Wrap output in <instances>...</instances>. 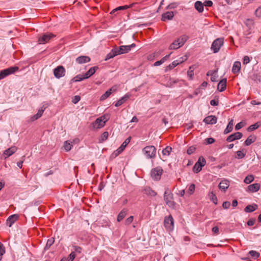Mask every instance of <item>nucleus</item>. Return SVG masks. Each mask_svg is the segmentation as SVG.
Here are the masks:
<instances>
[{
    "instance_id": "1",
    "label": "nucleus",
    "mask_w": 261,
    "mask_h": 261,
    "mask_svg": "<svg viewBox=\"0 0 261 261\" xmlns=\"http://www.w3.org/2000/svg\"><path fill=\"white\" fill-rule=\"evenodd\" d=\"M189 39L186 35H183L174 41L169 46V49H177L183 46L185 43Z\"/></svg>"
},
{
    "instance_id": "2",
    "label": "nucleus",
    "mask_w": 261,
    "mask_h": 261,
    "mask_svg": "<svg viewBox=\"0 0 261 261\" xmlns=\"http://www.w3.org/2000/svg\"><path fill=\"white\" fill-rule=\"evenodd\" d=\"M142 152L147 159H153L156 155V148L154 146H147L142 149Z\"/></svg>"
},
{
    "instance_id": "3",
    "label": "nucleus",
    "mask_w": 261,
    "mask_h": 261,
    "mask_svg": "<svg viewBox=\"0 0 261 261\" xmlns=\"http://www.w3.org/2000/svg\"><path fill=\"white\" fill-rule=\"evenodd\" d=\"M223 44L224 38H218L213 41L211 48L212 50L213 51L214 53H217L220 50L221 47L223 45Z\"/></svg>"
},
{
    "instance_id": "4",
    "label": "nucleus",
    "mask_w": 261,
    "mask_h": 261,
    "mask_svg": "<svg viewBox=\"0 0 261 261\" xmlns=\"http://www.w3.org/2000/svg\"><path fill=\"white\" fill-rule=\"evenodd\" d=\"M164 199L165 203L169 207L173 208L175 206V202L173 200V194L169 190L165 191L164 195Z\"/></svg>"
},
{
    "instance_id": "5",
    "label": "nucleus",
    "mask_w": 261,
    "mask_h": 261,
    "mask_svg": "<svg viewBox=\"0 0 261 261\" xmlns=\"http://www.w3.org/2000/svg\"><path fill=\"white\" fill-rule=\"evenodd\" d=\"M18 69L19 68L18 66H12L1 70L0 71V80L4 79L9 75L14 73L16 71H18Z\"/></svg>"
},
{
    "instance_id": "6",
    "label": "nucleus",
    "mask_w": 261,
    "mask_h": 261,
    "mask_svg": "<svg viewBox=\"0 0 261 261\" xmlns=\"http://www.w3.org/2000/svg\"><path fill=\"white\" fill-rule=\"evenodd\" d=\"M205 160L202 156L199 157L198 161L195 163L193 168V172L196 173L199 172L201 170L202 168L205 165Z\"/></svg>"
},
{
    "instance_id": "7",
    "label": "nucleus",
    "mask_w": 261,
    "mask_h": 261,
    "mask_svg": "<svg viewBox=\"0 0 261 261\" xmlns=\"http://www.w3.org/2000/svg\"><path fill=\"white\" fill-rule=\"evenodd\" d=\"M107 121V119L105 116H101L97 118L93 123V127L94 128H100L103 127Z\"/></svg>"
},
{
    "instance_id": "8",
    "label": "nucleus",
    "mask_w": 261,
    "mask_h": 261,
    "mask_svg": "<svg viewBox=\"0 0 261 261\" xmlns=\"http://www.w3.org/2000/svg\"><path fill=\"white\" fill-rule=\"evenodd\" d=\"M136 46V44L132 43L129 45H121L119 47H116L117 49V51L118 52V55H121L125 53H128L132 48H134Z\"/></svg>"
},
{
    "instance_id": "9",
    "label": "nucleus",
    "mask_w": 261,
    "mask_h": 261,
    "mask_svg": "<svg viewBox=\"0 0 261 261\" xmlns=\"http://www.w3.org/2000/svg\"><path fill=\"white\" fill-rule=\"evenodd\" d=\"M130 137L127 138L122 143V144L112 153L111 157L115 158L118 156L123 150L125 147L128 144V143L130 142Z\"/></svg>"
},
{
    "instance_id": "10",
    "label": "nucleus",
    "mask_w": 261,
    "mask_h": 261,
    "mask_svg": "<svg viewBox=\"0 0 261 261\" xmlns=\"http://www.w3.org/2000/svg\"><path fill=\"white\" fill-rule=\"evenodd\" d=\"M65 72V69L63 66H59L54 70V75L57 79L64 76Z\"/></svg>"
},
{
    "instance_id": "11",
    "label": "nucleus",
    "mask_w": 261,
    "mask_h": 261,
    "mask_svg": "<svg viewBox=\"0 0 261 261\" xmlns=\"http://www.w3.org/2000/svg\"><path fill=\"white\" fill-rule=\"evenodd\" d=\"M55 36V35L52 33L44 34L39 38L38 42L39 44H45Z\"/></svg>"
},
{
    "instance_id": "12",
    "label": "nucleus",
    "mask_w": 261,
    "mask_h": 261,
    "mask_svg": "<svg viewBox=\"0 0 261 261\" xmlns=\"http://www.w3.org/2000/svg\"><path fill=\"white\" fill-rule=\"evenodd\" d=\"M163 170L160 168L157 167L151 170V176L152 178L156 180H159L162 173Z\"/></svg>"
},
{
    "instance_id": "13",
    "label": "nucleus",
    "mask_w": 261,
    "mask_h": 261,
    "mask_svg": "<svg viewBox=\"0 0 261 261\" xmlns=\"http://www.w3.org/2000/svg\"><path fill=\"white\" fill-rule=\"evenodd\" d=\"M117 86L114 85L112 86L111 88L108 89L107 91L105 92L104 94H103L100 98V100L101 101L104 100L106 99L108 97L110 96L112 93L115 92L117 90Z\"/></svg>"
},
{
    "instance_id": "14",
    "label": "nucleus",
    "mask_w": 261,
    "mask_h": 261,
    "mask_svg": "<svg viewBox=\"0 0 261 261\" xmlns=\"http://www.w3.org/2000/svg\"><path fill=\"white\" fill-rule=\"evenodd\" d=\"M243 136V134L240 132H236L229 135L226 139V141L228 142L233 141L236 140L241 139Z\"/></svg>"
},
{
    "instance_id": "15",
    "label": "nucleus",
    "mask_w": 261,
    "mask_h": 261,
    "mask_svg": "<svg viewBox=\"0 0 261 261\" xmlns=\"http://www.w3.org/2000/svg\"><path fill=\"white\" fill-rule=\"evenodd\" d=\"M181 59L180 60H175L172 62L170 64H169L165 69V71L167 72L168 70H170L172 69H173L174 67H175L176 66H177L180 63H182L184 60H186L187 58H185V59H183L182 58H181Z\"/></svg>"
},
{
    "instance_id": "16",
    "label": "nucleus",
    "mask_w": 261,
    "mask_h": 261,
    "mask_svg": "<svg viewBox=\"0 0 261 261\" xmlns=\"http://www.w3.org/2000/svg\"><path fill=\"white\" fill-rule=\"evenodd\" d=\"M217 118L214 115L208 116L203 119V122L207 124H214L217 123Z\"/></svg>"
},
{
    "instance_id": "17",
    "label": "nucleus",
    "mask_w": 261,
    "mask_h": 261,
    "mask_svg": "<svg viewBox=\"0 0 261 261\" xmlns=\"http://www.w3.org/2000/svg\"><path fill=\"white\" fill-rule=\"evenodd\" d=\"M174 220L171 216L165 218L164 220V226L166 228H172L173 227Z\"/></svg>"
},
{
    "instance_id": "18",
    "label": "nucleus",
    "mask_w": 261,
    "mask_h": 261,
    "mask_svg": "<svg viewBox=\"0 0 261 261\" xmlns=\"http://www.w3.org/2000/svg\"><path fill=\"white\" fill-rule=\"evenodd\" d=\"M19 218V216L17 214H14L10 216L7 220L6 224L7 226L10 227L12 224L16 221Z\"/></svg>"
},
{
    "instance_id": "19",
    "label": "nucleus",
    "mask_w": 261,
    "mask_h": 261,
    "mask_svg": "<svg viewBox=\"0 0 261 261\" xmlns=\"http://www.w3.org/2000/svg\"><path fill=\"white\" fill-rule=\"evenodd\" d=\"M174 16L173 12L172 11L164 13L162 15V20L166 21L167 20H172Z\"/></svg>"
},
{
    "instance_id": "20",
    "label": "nucleus",
    "mask_w": 261,
    "mask_h": 261,
    "mask_svg": "<svg viewBox=\"0 0 261 261\" xmlns=\"http://www.w3.org/2000/svg\"><path fill=\"white\" fill-rule=\"evenodd\" d=\"M137 3H132L130 5H125V6H119V7L114 9V10H113L111 11V14H115V12H117L119 10H126V9H127L128 8H132V7H133V6H134Z\"/></svg>"
},
{
    "instance_id": "21",
    "label": "nucleus",
    "mask_w": 261,
    "mask_h": 261,
    "mask_svg": "<svg viewBox=\"0 0 261 261\" xmlns=\"http://www.w3.org/2000/svg\"><path fill=\"white\" fill-rule=\"evenodd\" d=\"M226 79H223L221 80L218 84L217 89L220 92H223L226 89Z\"/></svg>"
},
{
    "instance_id": "22",
    "label": "nucleus",
    "mask_w": 261,
    "mask_h": 261,
    "mask_svg": "<svg viewBox=\"0 0 261 261\" xmlns=\"http://www.w3.org/2000/svg\"><path fill=\"white\" fill-rule=\"evenodd\" d=\"M260 185L258 183H255L250 185L248 186V191L252 193L256 192L259 190Z\"/></svg>"
},
{
    "instance_id": "23",
    "label": "nucleus",
    "mask_w": 261,
    "mask_h": 261,
    "mask_svg": "<svg viewBox=\"0 0 261 261\" xmlns=\"http://www.w3.org/2000/svg\"><path fill=\"white\" fill-rule=\"evenodd\" d=\"M98 69V67L97 66H94L92 67H91L88 71H87L84 74L85 78L88 79L91 76L93 75L96 71Z\"/></svg>"
},
{
    "instance_id": "24",
    "label": "nucleus",
    "mask_w": 261,
    "mask_h": 261,
    "mask_svg": "<svg viewBox=\"0 0 261 261\" xmlns=\"http://www.w3.org/2000/svg\"><path fill=\"white\" fill-rule=\"evenodd\" d=\"M229 186V181L228 180H222L219 184V188L220 189L226 191Z\"/></svg>"
},
{
    "instance_id": "25",
    "label": "nucleus",
    "mask_w": 261,
    "mask_h": 261,
    "mask_svg": "<svg viewBox=\"0 0 261 261\" xmlns=\"http://www.w3.org/2000/svg\"><path fill=\"white\" fill-rule=\"evenodd\" d=\"M17 150V148L15 146H12L6 150L4 152V155H5V158L9 157L15 153Z\"/></svg>"
},
{
    "instance_id": "26",
    "label": "nucleus",
    "mask_w": 261,
    "mask_h": 261,
    "mask_svg": "<svg viewBox=\"0 0 261 261\" xmlns=\"http://www.w3.org/2000/svg\"><path fill=\"white\" fill-rule=\"evenodd\" d=\"M90 61V58L88 56H82L76 59V61L79 64H84L88 63Z\"/></svg>"
},
{
    "instance_id": "27",
    "label": "nucleus",
    "mask_w": 261,
    "mask_h": 261,
    "mask_svg": "<svg viewBox=\"0 0 261 261\" xmlns=\"http://www.w3.org/2000/svg\"><path fill=\"white\" fill-rule=\"evenodd\" d=\"M241 64L239 61H236L232 68V72L234 73H238L240 72L241 69Z\"/></svg>"
},
{
    "instance_id": "28",
    "label": "nucleus",
    "mask_w": 261,
    "mask_h": 261,
    "mask_svg": "<svg viewBox=\"0 0 261 261\" xmlns=\"http://www.w3.org/2000/svg\"><path fill=\"white\" fill-rule=\"evenodd\" d=\"M118 52L116 47L113 48L111 51L107 55L105 60L107 61L109 59L114 58L116 56L118 55Z\"/></svg>"
},
{
    "instance_id": "29",
    "label": "nucleus",
    "mask_w": 261,
    "mask_h": 261,
    "mask_svg": "<svg viewBox=\"0 0 261 261\" xmlns=\"http://www.w3.org/2000/svg\"><path fill=\"white\" fill-rule=\"evenodd\" d=\"M129 98V95L126 94L120 99H119L115 104V106L116 107H119L122 105L123 103H124L128 98Z\"/></svg>"
},
{
    "instance_id": "30",
    "label": "nucleus",
    "mask_w": 261,
    "mask_h": 261,
    "mask_svg": "<svg viewBox=\"0 0 261 261\" xmlns=\"http://www.w3.org/2000/svg\"><path fill=\"white\" fill-rule=\"evenodd\" d=\"M203 4L200 1H196L194 4L195 9L199 13H201L203 11Z\"/></svg>"
},
{
    "instance_id": "31",
    "label": "nucleus",
    "mask_w": 261,
    "mask_h": 261,
    "mask_svg": "<svg viewBox=\"0 0 261 261\" xmlns=\"http://www.w3.org/2000/svg\"><path fill=\"white\" fill-rule=\"evenodd\" d=\"M143 191L145 194L151 197H154L156 195V193L150 187H146Z\"/></svg>"
},
{
    "instance_id": "32",
    "label": "nucleus",
    "mask_w": 261,
    "mask_h": 261,
    "mask_svg": "<svg viewBox=\"0 0 261 261\" xmlns=\"http://www.w3.org/2000/svg\"><path fill=\"white\" fill-rule=\"evenodd\" d=\"M257 208V205L256 204L252 205H248L244 208V211L246 213H251L254 211Z\"/></svg>"
},
{
    "instance_id": "33",
    "label": "nucleus",
    "mask_w": 261,
    "mask_h": 261,
    "mask_svg": "<svg viewBox=\"0 0 261 261\" xmlns=\"http://www.w3.org/2000/svg\"><path fill=\"white\" fill-rule=\"evenodd\" d=\"M127 210L125 208L123 209L118 214L117 217V221H121L126 215Z\"/></svg>"
},
{
    "instance_id": "34",
    "label": "nucleus",
    "mask_w": 261,
    "mask_h": 261,
    "mask_svg": "<svg viewBox=\"0 0 261 261\" xmlns=\"http://www.w3.org/2000/svg\"><path fill=\"white\" fill-rule=\"evenodd\" d=\"M233 120L231 119L228 123L226 128L225 129L224 131V134H227L230 132L232 131L233 129Z\"/></svg>"
},
{
    "instance_id": "35",
    "label": "nucleus",
    "mask_w": 261,
    "mask_h": 261,
    "mask_svg": "<svg viewBox=\"0 0 261 261\" xmlns=\"http://www.w3.org/2000/svg\"><path fill=\"white\" fill-rule=\"evenodd\" d=\"M256 140L255 136H249L244 142V144L246 146H249L253 143Z\"/></svg>"
},
{
    "instance_id": "36",
    "label": "nucleus",
    "mask_w": 261,
    "mask_h": 261,
    "mask_svg": "<svg viewBox=\"0 0 261 261\" xmlns=\"http://www.w3.org/2000/svg\"><path fill=\"white\" fill-rule=\"evenodd\" d=\"M208 197L210 200L213 201V202L215 204H217L218 200L216 195L213 193V192H211L208 193Z\"/></svg>"
},
{
    "instance_id": "37",
    "label": "nucleus",
    "mask_w": 261,
    "mask_h": 261,
    "mask_svg": "<svg viewBox=\"0 0 261 261\" xmlns=\"http://www.w3.org/2000/svg\"><path fill=\"white\" fill-rule=\"evenodd\" d=\"M86 79L85 78L84 74H79L74 77L72 80L71 81L72 82H80L83 81V80Z\"/></svg>"
},
{
    "instance_id": "38",
    "label": "nucleus",
    "mask_w": 261,
    "mask_h": 261,
    "mask_svg": "<svg viewBox=\"0 0 261 261\" xmlns=\"http://www.w3.org/2000/svg\"><path fill=\"white\" fill-rule=\"evenodd\" d=\"M246 151L244 149L237 151L236 158L238 159H243L246 155Z\"/></svg>"
},
{
    "instance_id": "39",
    "label": "nucleus",
    "mask_w": 261,
    "mask_h": 261,
    "mask_svg": "<svg viewBox=\"0 0 261 261\" xmlns=\"http://www.w3.org/2000/svg\"><path fill=\"white\" fill-rule=\"evenodd\" d=\"M64 148L66 151H69L71 149L72 144L69 141H66L64 143Z\"/></svg>"
},
{
    "instance_id": "40",
    "label": "nucleus",
    "mask_w": 261,
    "mask_h": 261,
    "mask_svg": "<svg viewBox=\"0 0 261 261\" xmlns=\"http://www.w3.org/2000/svg\"><path fill=\"white\" fill-rule=\"evenodd\" d=\"M245 25L250 30L254 25V21L252 19H247L245 22Z\"/></svg>"
},
{
    "instance_id": "41",
    "label": "nucleus",
    "mask_w": 261,
    "mask_h": 261,
    "mask_svg": "<svg viewBox=\"0 0 261 261\" xmlns=\"http://www.w3.org/2000/svg\"><path fill=\"white\" fill-rule=\"evenodd\" d=\"M172 150V148L170 146H167L165 148L163 149L162 153L164 155H169Z\"/></svg>"
},
{
    "instance_id": "42",
    "label": "nucleus",
    "mask_w": 261,
    "mask_h": 261,
    "mask_svg": "<svg viewBox=\"0 0 261 261\" xmlns=\"http://www.w3.org/2000/svg\"><path fill=\"white\" fill-rule=\"evenodd\" d=\"M254 180V177L252 175H249L247 176L244 180V182L247 184L251 183Z\"/></svg>"
},
{
    "instance_id": "43",
    "label": "nucleus",
    "mask_w": 261,
    "mask_h": 261,
    "mask_svg": "<svg viewBox=\"0 0 261 261\" xmlns=\"http://www.w3.org/2000/svg\"><path fill=\"white\" fill-rule=\"evenodd\" d=\"M259 126V124H258V122L255 123L249 126L247 128V130L248 132H252V131L257 129Z\"/></svg>"
},
{
    "instance_id": "44",
    "label": "nucleus",
    "mask_w": 261,
    "mask_h": 261,
    "mask_svg": "<svg viewBox=\"0 0 261 261\" xmlns=\"http://www.w3.org/2000/svg\"><path fill=\"white\" fill-rule=\"evenodd\" d=\"M249 254L250 255L251 257L253 258L256 259L258 258L259 256V253L256 251L251 250L249 252Z\"/></svg>"
},
{
    "instance_id": "45",
    "label": "nucleus",
    "mask_w": 261,
    "mask_h": 261,
    "mask_svg": "<svg viewBox=\"0 0 261 261\" xmlns=\"http://www.w3.org/2000/svg\"><path fill=\"white\" fill-rule=\"evenodd\" d=\"M108 136H109V133L108 132H103L100 137V141L101 142L105 141V140H106L108 139Z\"/></svg>"
},
{
    "instance_id": "46",
    "label": "nucleus",
    "mask_w": 261,
    "mask_h": 261,
    "mask_svg": "<svg viewBox=\"0 0 261 261\" xmlns=\"http://www.w3.org/2000/svg\"><path fill=\"white\" fill-rule=\"evenodd\" d=\"M5 250L3 244L0 242V260L2 258L3 255L5 253Z\"/></svg>"
},
{
    "instance_id": "47",
    "label": "nucleus",
    "mask_w": 261,
    "mask_h": 261,
    "mask_svg": "<svg viewBox=\"0 0 261 261\" xmlns=\"http://www.w3.org/2000/svg\"><path fill=\"white\" fill-rule=\"evenodd\" d=\"M195 185L192 184L190 185L188 189V192L191 195L193 194L195 191Z\"/></svg>"
},
{
    "instance_id": "48",
    "label": "nucleus",
    "mask_w": 261,
    "mask_h": 261,
    "mask_svg": "<svg viewBox=\"0 0 261 261\" xmlns=\"http://www.w3.org/2000/svg\"><path fill=\"white\" fill-rule=\"evenodd\" d=\"M191 69V67H190L189 70L187 72L188 76L189 77L190 80H192L194 76V71L192 70H190Z\"/></svg>"
},
{
    "instance_id": "49",
    "label": "nucleus",
    "mask_w": 261,
    "mask_h": 261,
    "mask_svg": "<svg viewBox=\"0 0 261 261\" xmlns=\"http://www.w3.org/2000/svg\"><path fill=\"white\" fill-rule=\"evenodd\" d=\"M195 149L196 148L194 146H190L188 148L187 152L188 154L191 155L195 151Z\"/></svg>"
},
{
    "instance_id": "50",
    "label": "nucleus",
    "mask_w": 261,
    "mask_h": 261,
    "mask_svg": "<svg viewBox=\"0 0 261 261\" xmlns=\"http://www.w3.org/2000/svg\"><path fill=\"white\" fill-rule=\"evenodd\" d=\"M81 99V97L79 95H75L74 96L72 99V102L75 104L77 103Z\"/></svg>"
},
{
    "instance_id": "51",
    "label": "nucleus",
    "mask_w": 261,
    "mask_h": 261,
    "mask_svg": "<svg viewBox=\"0 0 261 261\" xmlns=\"http://www.w3.org/2000/svg\"><path fill=\"white\" fill-rule=\"evenodd\" d=\"M205 141L207 144H211L215 142V139L213 138H208L205 139Z\"/></svg>"
},
{
    "instance_id": "52",
    "label": "nucleus",
    "mask_w": 261,
    "mask_h": 261,
    "mask_svg": "<svg viewBox=\"0 0 261 261\" xmlns=\"http://www.w3.org/2000/svg\"><path fill=\"white\" fill-rule=\"evenodd\" d=\"M75 257V254L74 252H72L68 256V261H73Z\"/></svg>"
},
{
    "instance_id": "53",
    "label": "nucleus",
    "mask_w": 261,
    "mask_h": 261,
    "mask_svg": "<svg viewBox=\"0 0 261 261\" xmlns=\"http://www.w3.org/2000/svg\"><path fill=\"white\" fill-rule=\"evenodd\" d=\"M230 203L229 201L223 202V203L222 204V207L224 209L228 208L230 207Z\"/></svg>"
},
{
    "instance_id": "54",
    "label": "nucleus",
    "mask_w": 261,
    "mask_h": 261,
    "mask_svg": "<svg viewBox=\"0 0 261 261\" xmlns=\"http://www.w3.org/2000/svg\"><path fill=\"white\" fill-rule=\"evenodd\" d=\"M210 104L213 106H217L219 104L218 99H212L210 101Z\"/></svg>"
},
{
    "instance_id": "55",
    "label": "nucleus",
    "mask_w": 261,
    "mask_h": 261,
    "mask_svg": "<svg viewBox=\"0 0 261 261\" xmlns=\"http://www.w3.org/2000/svg\"><path fill=\"white\" fill-rule=\"evenodd\" d=\"M250 62V59L248 56H245L243 58V64L245 65L249 63Z\"/></svg>"
},
{
    "instance_id": "56",
    "label": "nucleus",
    "mask_w": 261,
    "mask_h": 261,
    "mask_svg": "<svg viewBox=\"0 0 261 261\" xmlns=\"http://www.w3.org/2000/svg\"><path fill=\"white\" fill-rule=\"evenodd\" d=\"M243 126H244V124H243V122H239L236 125L235 129L237 130H239L240 129L242 128L243 127Z\"/></svg>"
},
{
    "instance_id": "57",
    "label": "nucleus",
    "mask_w": 261,
    "mask_h": 261,
    "mask_svg": "<svg viewBox=\"0 0 261 261\" xmlns=\"http://www.w3.org/2000/svg\"><path fill=\"white\" fill-rule=\"evenodd\" d=\"M255 14L257 17L261 16V6L259 7L255 11Z\"/></svg>"
},
{
    "instance_id": "58",
    "label": "nucleus",
    "mask_w": 261,
    "mask_h": 261,
    "mask_svg": "<svg viewBox=\"0 0 261 261\" xmlns=\"http://www.w3.org/2000/svg\"><path fill=\"white\" fill-rule=\"evenodd\" d=\"M217 71H218L217 69L216 70H210L207 72L206 75L212 76L214 75V74H215L217 72Z\"/></svg>"
},
{
    "instance_id": "59",
    "label": "nucleus",
    "mask_w": 261,
    "mask_h": 261,
    "mask_svg": "<svg viewBox=\"0 0 261 261\" xmlns=\"http://www.w3.org/2000/svg\"><path fill=\"white\" fill-rule=\"evenodd\" d=\"M54 238H51L50 239L48 240L46 245V247H47V246L50 247L51 245H52V244L54 243Z\"/></svg>"
},
{
    "instance_id": "60",
    "label": "nucleus",
    "mask_w": 261,
    "mask_h": 261,
    "mask_svg": "<svg viewBox=\"0 0 261 261\" xmlns=\"http://www.w3.org/2000/svg\"><path fill=\"white\" fill-rule=\"evenodd\" d=\"M203 5L206 7H211L213 5V2L211 1H206L204 2Z\"/></svg>"
},
{
    "instance_id": "61",
    "label": "nucleus",
    "mask_w": 261,
    "mask_h": 261,
    "mask_svg": "<svg viewBox=\"0 0 261 261\" xmlns=\"http://www.w3.org/2000/svg\"><path fill=\"white\" fill-rule=\"evenodd\" d=\"M44 112V110L41 109L40 110H39L37 113L36 114L37 116V118H40L43 114Z\"/></svg>"
},
{
    "instance_id": "62",
    "label": "nucleus",
    "mask_w": 261,
    "mask_h": 261,
    "mask_svg": "<svg viewBox=\"0 0 261 261\" xmlns=\"http://www.w3.org/2000/svg\"><path fill=\"white\" fill-rule=\"evenodd\" d=\"M133 221V217L130 216L125 221V224H130Z\"/></svg>"
},
{
    "instance_id": "63",
    "label": "nucleus",
    "mask_w": 261,
    "mask_h": 261,
    "mask_svg": "<svg viewBox=\"0 0 261 261\" xmlns=\"http://www.w3.org/2000/svg\"><path fill=\"white\" fill-rule=\"evenodd\" d=\"M255 221V219H251L249 220L247 222L248 226H251L253 225Z\"/></svg>"
},
{
    "instance_id": "64",
    "label": "nucleus",
    "mask_w": 261,
    "mask_h": 261,
    "mask_svg": "<svg viewBox=\"0 0 261 261\" xmlns=\"http://www.w3.org/2000/svg\"><path fill=\"white\" fill-rule=\"evenodd\" d=\"M164 62V61L163 60H161L160 61H158L156 62H155L154 63V66H160L161 65H162V64H163Z\"/></svg>"
}]
</instances>
